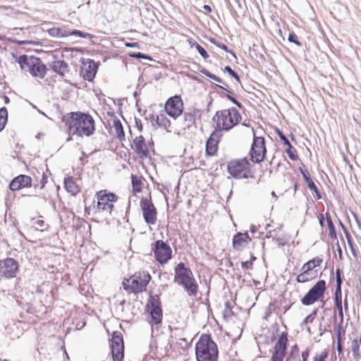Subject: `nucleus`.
Listing matches in <instances>:
<instances>
[{
	"label": "nucleus",
	"instance_id": "obj_1",
	"mask_svg": "<svg viewBox=\"0 0 361 361\" xmlns=\"http://www.w3.org/2000/svg\"><path fill=\"white\" fill-rule=\"evenodd\" d=\"M68 133L78 136H90L94 132V121L87 114L80 111L72 112L67 119Z\"/></svg>",
	"mask_w": 361,
	"mask_h": 361
},
{
	"label": "nucleus",
	"instance_id": "obj_2",
	"mask_svg": "<svg viewBox=\"0 0 361 361\" xmlns=\"http://www.w3.org/2000/svg\"><path fill=\"white\" fill-rule=\"evenodd\" d=\"M197 361H217L219 350L211 336L203 334L195 345Z\"/></svg>",
	"mask_w": 361,
	"mask_h": 361
},
{
	"label": "nucleus",
	"instance_id": "obj_3",
	"mask_svg": "<svg viewBox=\"0 0 361 361\" xmlns=\"http://www.w3.org/2000/svg\"><path fill=\"white\" fill-rule=\"evenodd\" d=\"M174 282L182 286L190 296H196L198 285L192 271L180 262L175 268Z\"/></svg>",
	"mask_w": 361,
	"mask_h": 361
},
{
	"label": "nucleus",
	"instance_id": "obj_4",
	"mask_svg": "<svg viewBox=\"0 0 361 361\" xmlns=\"http://www.w3.org/2000/svg\"><path fill=\"white\" fill-rule=\"evenodd\" d=\"M240 112L235 107L216 112L213 121L216 123V129L228 131L241 120Z\"/></svg>",
	"mask_w": 361,
	"mask_h": 361
},
{
	"label": "nucleus",
	"instance_id": "obj_5",
	"mask_svg": "<svg viewBox=\"0 0 361 361\" xmlns=\"http://www.w3.org/2000/svg\"><path fill=\"white\" fill-rule=\"evenodd\" d=\"M18 63L22 70L29 72L32 76L43 78L47 72V67L37 57L23 55L19 57Z\"/></svg>",
	"mask_w": 361,
	"mask_h": 361
},
{
	"label": "nucleus",
	"instance_id": "obj_6",
	"mask_svg": "<svg viewBox=\"0 0 361 361\" xmlns=\"http://www.w3.org/2000/svg\"><path fill=\"white\" fill-rule=\"evenodd\" d=\"M151 279L148 273L145 271L138 272L132 276L130 279H126L123 282L126 290H129L134 293L142 291Z\"/></svg>",
	"mask_w": 361,
	"mask_h": 361
},
{
	"label": "nucleus",
	"instance_id": "obj_7",
	"mask_svg": "<svg viewBox=\"0 0 361 361\" xmlns=\"http://www.w3.org/2000/svg\"><path fill=\"white\" fill-rule=\"evenodd\" d=\"M228 171L235 178H247L250 173V163L246 158L232 160L228 164Z\"/></svg>",
	"mask_w": 361,
	"mask_h": 361
},
{
	"label": "nucleus",
	"instance_id": "obj_8",
	"mask_svg": "<svg viewBox=\"0 0 361 361\" xmlns=\"http://www.w3.org/2000/svg\"><path fill=\"white\" fill-rule=\"evenodd\" d=\"M267 150L264 137L254 134L253 141L250 151V159L254 163L262 162L265 157Z\"/></svg>",
	"mask_w": 361,
	"mask_h": 361
},
{
	"label": "nucleus",
	"instance_id": "obj_9",
	"mask_svg": "<svg viewBox=\"0 0 361 361\" xmlns=\"http://www.w3.org/2000/svg\"><path fill=\"white\" fill-rule=\"evenodd\" d=\"M97 209L106 214H111L114 208L113 203L117 201L118 197L114 193H106L105 190H101L97 193Z\"/></svg>",
	"mask_w": 361,
	"mask_h": 361
},
{
	"label": "nucleus",
	"instance_id": "obj_10",
	"mask_svg": "<svg viewBox=\"0 0 361 361\" xmlns=\"http://www.w3.org/2000/svg\"><path fill=\"white\" fill-rule=\"evenodd\" d=\"M326 290V282L324 280H320L307 292V293L301 300L304 305H310L323 297Z\"/></svg>",
	"mask_w": 361,
	"mask_h": 361
},
{
	"label": "nucleus",
	"instance_id": "obj_11",
	"mask_svg": "<svg viewBox=\"0 0 361 361\" xmlns=\"http://www.w3.org/2000/svg\"><path fill=\"white\" fill-rule=\"evenodd\" d=\"M140 207L145 221L149 225L155 224L157 219V212L151 200L147 197L142 198Z\"/></svg>",
	"mask_w": 361,
	"mask_h": 361
},
{
	"label": "nucleus",
	"instance_id": "obj_12",
	"mask_svg": "<svg viewBox=\"0 0 361 361\" xmlns=\"http://www.w3.org/2000/svg\"><path fill=\"white\" fill-rule=\"evenodd\" d=\"M288 345V334L283 332L275 343L271 361H283L286 355Z\"/></svg>",
	"mask_w": 361,
	"mask_h": 361
},
{
	"label": "nucleus",
	"instance_id": "obj_13",
	"mask_svg": "<svg viewBox=\"0 0 361 361\" xmlns=\"http://www.w3.org/2000/svg\"><path fill=\"white\" fill-rule=\"evenodd\" d=\"M164 109L169 116L176 119L183 111V102L181 97L177 95L170 97L166 101Z\"/></svg>",
	"mask_w": 361,
	"mask_h": 361
},
{
	"label": "nucleus",
	"instance_id": "obj_14",
	"mask_svg": "<svg viewBox=\"0 0 361 361\" xmlns=\"http://www.w3.org/2000/svg\"><path fill=\"white\" fill-rule=\"evenodd\" d=\"M19 269L18 262L13 258L7 257L0 260V277L11 279L16 276Z\"/></svg>",
	"mask_w": 361,
	"mask_h": 361
},
{
	"label": "nucleus",
	"instance_id": "obj_15",
	"mask_svg": "<svg viewBox=\"0 0 361 361\" xmlns=\"http://www.w3.org/2000/svg\"><path fill=\"white\" fill-rule=\"evenodd\" d=\"M147 310L149 315L147 318L149 323L153 326L154 324H159L162 320V312L159 305L158 298L151 297L147 305Z\"/></svg>",
	"mask_w": 361,
	"mask_h": 361
},
{
	"label": "nucleus",
	"instance_id": "obj_16",
	"mask_svg": "<svg viewBox=\"0 0 361 361\" xmlns=\"http://www.w3.org/2000/svg\"><path fill=\"white\" fill-rule=\"evenodd\" d=\"M111 355L114 361H122L123 358V341L119 332H114L111 341Z\"/></svg>",
	"mask_w": 361,
	"mask_h": 361
},
{
	"label": "nucleus",
	"instance_id": "obj_17",
	"mask_svg": "<svg viewBox=\"0 0 361 361\" xmlns=\"http://www.w3.org/2000/svg\"><path fill=\"white\" fill-rule=\"evenodd\" d=\"M154 257L161 264L166 263L171 258L170 246L162 240H157L153 247Z\"/></svg>",
	"mask_w": 361,
	"mask_h": 361
},
{
	"label": "nucleus",
	"instance_id": "obj_18",
	"mask_svg": "<svg viewBox=\"0 0 361 361\" xmlns=\"http://www.w3.org/2000/svg\"><path fill=\"white\" fill-rule=\"evenodd\" d=\"M132 149L141 158L147 157L149 156V152L147 145L142 135L137 136L134 139Z\"/></svg>",
	"mask_w": 361,
	"mask_h": 361
},
{
	"label": "nucleus",
	"instance_id": "obj_19",
	"mask_svg": "<svg viewBox=\"0 0 361 361\" xmlns=\"http://www.w3.org/2000/svg\"><path fill=\"white\" fill-rule=\"evenodd\" d=\"M82 63L83 67L82 68L81 73L84 79L88 81L92 80L97 71V64L90 59L83 61Z\"/></svg>",
	"mask_w": 361,
	"mask_h": 361
},
{
	"label": "nucleus",
	"instance_id": "obj_20",
	"mask_svg": "<svg viewBox=\"0 0 361 361\" xmlns=\"http://www.w3.org/2000/svg\"><path fill=\"white\" fill-rule=\"evenodd\" d=\"M202 116L201 111L193 108L186 111L183 114V128L184 130L190 128L195 123V120L200 118Z\"/></svg>",
	"mask_w": 361,
	"mask_h": 361
},
{
	"label": "nucleus",
	"instance_id": "obj_21",
	"mask_svg": "<svg viewBox=\"0 0 361 361\" xmlns=\"http://www.w3.org/2000/svg\"><path fill=\"white\" fill-rule=\"evenodd\" d=\"M31 185V178L25 175H20L15 178L9 184L10 190L15 191Z\"/></svg>",
	"mask_w": 361,
	"mask_h": 361
},
{
	"label": "nucleus",
	"instance_id": "obj_22",
	"mask_svg": "<svg viewBox=\"0 0 361 361\" xmlns=\"http://www.w3.org/2000/svg\"><path fill=\"white\" fill-rule=\"evenodd\" d=\"M251 238L247 233H238L233 236V247L236 250H240L247 245Z\"/></svg>",
	"mask_w": 361,
	"mask_h": 361
},
{
	"label": "nucleus",
	"instance_id": "obj_23",
	"mask_svg": "<svg viewBox=\"0 0 361 361\" xmlns=\"http://www.w3.org/2000/svg\"><path fill=\"white\" fill-rule=\"evenodd\" d=\"M219 137L215 133H212L206 143V152L207 154L214 155L218 149Z\"/></svg>",
	"mask_w": 361,
	"mask_h": 361
},
{
	"label": "nucleus",
	"instance_id": "obj_24",
	"mask_svg": "<svg viewBox=\"0 0 361 361\" xmlns=\"http://www.w3.org/2000/svg\"><path fill=\"white\" fill-rule=\"evenodd\" d=\"M50 67L54 72L60 75H65L69 71L67 63L64 61L61 60L51 62Z\"/></svg>",
	"mask_w": 361,
	"mask_h": 361
},
{
	"label": "nucleus",
	"instance_id": "obj_25",
	"mask_svg": "<svg viewBox=\"0 0 361 361\" xmlns=\"http://www.w3.org/2000/svg\"><path fill=\"white\" fill-rule=\"evenodd\" d=\"M341 277L340 275V270H336V288L335 293V300H336V308H342V301H341Z\"/></svg>",
	"mask_w": 361,
	"mask_h": 361
},
{
	"label": "nucleus",
	"instance_id": "obj_26",
	"mask_svg": "<svg viewBox=\"0 0 361 361\" xmlns=\"http://www.w3.org/2000/svg\"><path fill=\"white\" fill-rule=\"evenodd\" d=\"M64 186L66 191L72 195L78 194L80 191L79 186L76 184L72 177L66 178L64 179Z\"/></svg>",
	"mask_w": 361,
	"mask_h": 361
},
{
	"label": "nucleus",
	"instance_id": "obj_27",
	"mask_svg": "<svg viewBox=\"0 0 361 361\" xmlns=\"http://www.w3.org/2000/svg\"><path fill=\"white\" fill-rule=\"evenodd\" d=\"M113 129L114 134L121 142L125 140V133L123 128L119 119H114Z\"/></svg>",
	"mask_w": 361,
	"mask_h": 361
},
{
	"label": "nucleus",
	"instance_id": "obj_28",
	"mask_svg": "<svg viewBox=\"0 0 361 361\" xmlns=\"http://www.w3.org/2000/svg\"><path fill=\"white\" fill-rule=\"evenodd\" d=\"M322 262V259L317 257L303 264L301 270L311 272L315 267H319Z\"/></svg>",
	"mask_w": 361,
	"mask_h": 361
},
{
	"label": "nucleus",
	"instance_id": "obj_29",
	"mask_svg": "<svg viewBox=\"0 0 361 361\" xmlns=\"http://www.w3.org/2000/svg\"><path fill=\"white\" fill-rule=\"evenodd\" d=\"M302 176H303L305 180L307 183L309 188L310 190H313L316 193L317 199V200L321 199L322 196L319 192V190H318L317 187L316 186V185L314 184V183L311 179V178L305 172H302Z\"/></svg>",
	"mask_w": 361,
	"mask_h": 361
},
{
	"label": "nucleus",
	"instance_id": "obj_30",
	"mask_svg": "<svg viewBox=\"0 0 361 361\" xmlns=\"http://www.w3.org/2000/svg\"><path fill=\"white\" fill-rule=\"evenodd\" d=\"M156 123L157 125L166 130L171 126V122L164 114H160L157 116Z\"/></svg>",
	"mask_w": 361,
	"mask_h": 361
},
{
	"label": "nucleus",
	"instance_id": "obj_31",
	"mask_svg": "<svg viewBox=\"0 0 361 361\" xmlns=\"http://www.w3.org/2000/svg\"><path fill=\"white\" fill-rule=\"evenodd\" d=\"M49 35L52 37H63L69 35V32L59 27H53L47 30Z\"/></svg>",
	"mask_w": 361,
	"mask_h": 361
},
{
	"label": "nucleus",
	"instance_id": "obj_32",
	"mask_svg": "<svg viewBox=\"0 0 361 361\" xmlns=\"http://www.w3.org/2000/svg\"><path fill=\"white\" fill-rule=\"evenodd\" d=\"M314 276L312 272L305 270H301V273L297 276V281L298 283H305L312 279Z\"/></svg>",
	"mask_w": 361,
	"mask_h": 361
},
{
	"label": "nucleus",
	"instance_id": "obj_33",
	"mask_svg": "<svg viewBox=\"0 0 361 361\" xmlns=\"http://www.w3.org/2000/svg\"><path fill=\"white\" fill-rule=\"evenodd\" d=\"M326 221H327V224H328V228L329 230V236L332 239H336V232L334 225L333 224L331 215L328 212L326 213Z\"/></svg>",
	"mask_w": 361,
	"mask_h": 361
},
{
	"label": "nucleus",
	"instance_id": "obj_34",
	"mask_svg": "<svg viewBox=\"0 0 361 361\" xmlns=\"http://www.w3.org/2000/svg\"><path fill=\"white\" fill-rule=\"evenodd\" d=\"M8 112L5 107L0 109V132L4 128L7 122Z\"/></svg>",
	"mask_w": 361,
	"mask_h": 361
},
{
	"label": "nucleus",
	"instance_id": "obj_35",
	"mask_svg": "<svg viewBox=\"0 0 361 361\" xmlns=\"http://www.w3.org/2000/svg\"><path fill=\"white\" fill-rule=\"evenodd\" d=\"M131 182L133 185V189L134 192H139L141 191V180L136 176H131Z\"/></svg>",
	"mask_w": 361,
	"mask_h": 361
},
{
	"label": "nucleus",
	"instance_id": "obj_36",
	"mask_svg": "<svg viewBox=\"0 0 361 361\" xmlns=\"http://www.w3.org/2000/svg\"><path fill=\"white\" fill-rule=\"evenodd\" d=\"M352 352L355 359L359 360L361 357L360 346L357 340H353L352 343Z\"/></svg>",
	"mask_w": 361,
	"mask_h": 361
},
{
	"label": "nucleus",
	"instance_id": "obj_37",
	"mask_svg": "<svg viewBox=\"0 0 361 361\" xmlns=\"http://www.w3.org/2000/svg\"><path fill=\"white\" fill-rule=\"evenodd\" d=\"M195 47L197 49L199 54L204 59H207L209 58V54H207V51L197 42H194Z\"/></svg>",
	"mask_w": 361,
	"mask_h": 361
},
{
	"label": "nucleus",
	"instance_id": "obj_38",
	"mask_svg": "<svg viewBox=\"0 0 361 361\" xmlns=\"http://www.w3.org/2000/svg\"><path fill=\"white\" fill-rule=\"evenodd\" d=\"M286 152L287 153L290 159L296 160L298 159V156L294 153V149L290 144L287 145Z\"/></svg>",
	"mask_w": 361,
	"mask_h": 361
},
{
	"label": "nucleus",
	"instance_id": "obj_39",
	"mask_svg": "<svg viewBox=\"0 0 361 361\" xmlns=\"http://www.w3.org/2000/svg\"><path fill=\"white\" fill-rule=\"evenodd\" d=\"M35 228L37 230L44 231L47 228V225L44 224V221L42 219H37L34 222Z\"/></svg>",
	"mask_w": 361,
	"mask_h": 361
},
{
	"label": "nucleus",
	"instance_id": "obj_40",
	"mask_svg": "<svg viewBox=\"0 0 361 361\" xmlns=\"http://www.w3.org/2000/svg\"><path fill=\"white\" fill-rule=\"evenodd\" d=\"M69 35H75L83 38L90 37V35L87 32H83L80 30H74L71 32H69Z\"/></svg>",
	"mask_w": 361,
	"mask_h": 361
},
{
	"label": "nucleus",
	"instance_id": "obj_41",
	"mask_svg": "<svg viewBox=\"0 0 361 361\" xmlns=\"http://www.w3.org/2000/svg\"><path fill=\"white\" fill-rule=\"evenodd\" d=\"M202 73L206 75L207 77L216 81V82H221L222 80L221 78H219V77L216 76L215 75L211 73L209 71H208L207 70H203L202 71Z\"/></svg>",
	"mask_w": 361,
	"mask_h": 361
},
{
	"label": "nucleus",
	"instance_id": "obj_42",
	"mask_svg": "<svg viewBox=\"0 0 361 361\" xmlns=\"http://www.w3.org/2000/svg\"><path fill=\"white\" fill-rule=\"evenodd\" d=\"M224 71L227 72L228 74H230L233 78H234L237 81H240L239 76L238 74L228 66H226L224 68Z\"/></svg>",
	"mask_w": 361,
	"mask_h": 361
},
{
	"label": "nucleus",
	"instance_id": "obj_43",
	"mask_svg": "<svg viewBox=\"0 0 361 361\" xmlns=\"http://www.w3.org/2000/svg\"><path fill=\"white\" fill-rule=\"evenodd\" d=\"M317 314V310H314L312 313L309 314L302 322V325L306 324L307 323H312L314 319L315 315Z\"/></svg>",
	"mask_w": 361,
	"mask_h": 361
},
{
	"label": "nucleus",
	"instance_id": "obj_44",
	"mask_svg": "<svg viewBox=\"0 0 361 361\" xmlns=\"http://www.w3.org/2000/svg\"><path fill=\"white\" fill-rule=\"evenodd\" d=\"M288 41L290 42H293L298 46L301 45V43L297 39V36L294 33L289 34Z\"/></svg>",
	"mask_w": 361,
	"mask_h": 361
},
{
	"label": "nucleus",
	"instance_id": "obj_45",
	"mask_svg": "<svg viewBox=\"0 0 361 361\" xmlns=\"http://www.w3.org/2000/svg\"><path fill=\"white\" fill-rule=\"evenodd\" d=\"M327 353L326 352L322 353L320 355H317L314 357V361H326Z\"/></svg>",
	"mask_w": 361,
	"mask_h": 361
},
{
	"label": "nucleus",
	"instance_id": "obj_46",
	"mask_svg": "<svg viewBox=\"0 0 361 361\" xmlns=\"http://www.w3.org/2000/svg\"><path fill=\"white\" fill-rule=\"evenodd\" d=\"M279 136L281 141H283L284 145L287 146L288 145L290 144L286 135L280 131H279Z\"/></svg>",
	"mask_w": 361,
	"mask_h": 361
},
{
	"label": "nucleus",
	"instance_id": "obj_47",
	"mask_svg": "<svg viewBox=\"0 0 361 361\" xmlns=\"http://www.w3.org/2000/svg\"><path fill=\"white\" fill-rule=\"evenodd\" d=\"M241 267L244 269H250L252 267V262L246 261L241 263Z\"/></svg>",
	"mask_w": 361,
	"mask_h": 361
},
{
	"label": "nucleus",
	"instance_id": "obj_48",
	"mask_svg": "<svg viewBox=\"0 0 361 361\" xmlns=\"http://www.w3.org/2000/svg\"><path fill=\"white\" fill-rule=\"evenodd\" d=\"M130 56L131 57L137 58V59H149V57H148L147 56H146L140 52L131 54H130Z\"/></svg>",
	"mask_w": 361,
	"mask_h": 361
},
{
	"label": "nucleus",
	"instance_id": "obj_49",
	"mask_svg": "<svg viewBox=\"0 0 361 361\" xmlns=\"http://www.w3.org/2000/svg\"><path fill=\"white\" fill-rule=\"evenodd\" d=\"M336 337H337V342H341V326L338 325L336 327Z\"/></svg>",
	"mask_w": 361,
	"mask_h": 361
},
{
	"label": "nucleus",
	"instance_id": "obj_50",
	"mask_svg": "<svg viewBox=\"0 0 361 361\" xmlns=\"http://www.w3.org/2000/svg\"><path fill=\"white\" fill-rule=\"evenodd\" d=\"M338 310V317L340 319V323L338 325H341L342 324L343 322V307L342 308H337Z\"/></svg>",
	"mask_w": 361,
	"mask_h": 361
},
{
	"label": "nucleus",
	"instance_id": "obj_51",
	"mask_svg": "<svg viewBox=\"0 0 361 361\" xmlns=\"http://www.w3.org/2000/svg\"><path fill=\"white\" fill-rule=\"evenodd\" d=\"M228 99H229L231 101H232L235 104H236L238 107H241V104L238 102L234 97L227 95Z\"/></svg>",
	"mask_w": 361,
	"mask_h": 361
},
{
	"label": "nucleus",
	"instance_id": "obj_52",
	"mask_svg": "<svg viewBox=\"0 0 361 361\" xmlns=\"http://www.w3.org/2000/svg\"><path fill=\"white\" fill-rule=\"evenodd\" d=\"M301 356H302L303 361H307V359L309 356V351L305 350V351L302 352Z\"/></svg>",
	"mask_w": 361,
	"mask_h": 361
},
{
	"label": "nucleus",
	"instance_id": "obj_53",
	"mask_svg": "<svg viewBox=\"0 0 361 361\" xmlns=\"http://www.w3.org/2000/svg\"><path fill=\"white\" fill-rule=\"evenodd\" d=\"M126 46L129 47H139V45L137 44V42L126 43Z\"/></svg>",
	"mask_w": 361,
	"mask_h": 361
},
{
	"label": "nucleus",
	"instance_id": "obj_54",
	"mask_svg": "<svg viewBox=\"0 0 361 361\" xmlns=\"http://www.w3.org/2000/svg\"><path fill=\"white\" fill-rule=\"evenodd\" d=\"M337 350L338 352V355H340L342 353L341 342H337Z\"/></svg>",
	"mask_w": 361,
	"mask_h": 361
},
{
	"label": "nucleus",
	"instance_id": "obj_55",
	"mask_svg": "<svg viewBox=\"0 0 361 361\" xmlns=\"http://www.w3.org/2000/svg\"><path fill=\"white\" fill-rule=\"evenodd\" d=\"M220 48H221L222 49L225 50L226 51H228V47L226 44H219L218 45Z\"/></svg>",
	"mask_w": 361,
	"mask_h": 361
},
{
	"label": "nucleus",
	"instance_id": "obj_56",
	"mask_svg": "<svg viewBox=\"0 0 361 361\" xmlns=\"http://www.w3.org/2000/svg\"><path fill=\"white\" fill-rule=\"evenodd\" d=\"M319 224H320L322 226H324V215H323V214H321V215H320Z\"/></svg>",
	"mask_w": 361,
	"mask_h": 361
},
{
	"label": "nucleus",
	"instance_id": "obj_57",
	"mask_svg": "<svg viewBox=\"0 0 361 361\" xmlns=\"http://www.w3.org/2000/svg\"><path fill=\"white\" fill-rule=\"evenodd\" d=\"M203 8L207 12H211L212 11L211 7L209 6H208V5H204Z\"/></svg>",
	"mask_w": 361,
	"mask_h": 361
},
{
	"label": "nucleus",
	"instance_id": "obj_58",
	"mask_svg": "<svg viewBox=\"0 0 361 361\" xmlns=\"http://www.w3.org/2000/svg\"><path fill=\"white\" fill-rule=\"evenodd\" d=\"M348 245H349V247H350V250H351V251H352L353 254L354 255H355V249H354V247H353V242L351 243V244H348Z\"/></svg>",
	"mask_w": 361,
	"mask_h": 361
},
{
	"label": "nucleus",
	"instance_id": "obj_59",
	"mask_svg": "<svg viewBox=\"0 0 361 361\" xmlns=\"http://www.w3.org/2000/svg\"><path fill=\"white\" fill-rule=\"evenodd\" d=\"M346 238H347L348 243V244H351V243H352V240H351V238H350V237L349 234H348V233H346Z\"/></svg>",
	"mask_w": 361,
	"mask_h": 361
},
{
	"label": "nucleus",
	"instance_id": "obj_60",
	"mask_svg": "<svg viewBox=\"0 0 361 361\" xmlns=\"http://www.w3.org/2000/svg\"><path fill=\"white\" fill-rule=\"evenodd\" d=\"M346 238H347L348 243V244H351V243H352V240H351V238H350V237L349 234H348V233H346Z\"/></svg>",
	"mask_w": 361,
	"mask_h": 361
},
{
	"label": "nucleus",
	"instance_id": "obj_61",
	"mask_svg": "<svg viewBox=\"0 0 361 361\" xmlns=\"http://www.w3.org/2000/svg\"><path fill=\"white\" fill-rule=\"evenodd\" d=\"M4 100L6 104H8L9 102V99L6 96L4 97Z\"/></svg>",
	"mask_w": 361,
	"mask_h": 361
},
{
	"label": "nucleus",
	"instance_id": "obj_62",
	"mask_svg": "<svg viewBox=\"0 0 361 361\" xmlns=\"http://www.w3.org/2000/svg\"><path fill=\"white\" fill-rule=\"evenodd\" d=\"M255 259H256V257L253 255H251V260L250 262H253Z\"/></svg>",
	"mask_w": 361,
	"mask_h": 361
},
{
	"label": "nucleus",
	"instance_id": "obj_63",
	"mask_svg": "<svg viewBox=\"0 0 361 361\" xmlns=\"http://www.w3.org/2000/svg\"><path fill=\"white\" fill-rule=\"evenodd\" d=\"M357 223L359 228L361 230V223L358 221H357Z\"/></svg>",
	"mask_w": 361,
	"mask_h": 361
},
{
	"label": "nucleus",
	"instance_id": "obj_64",
	"mask_svg": "<svg viewBox=\"0 0 361 361\" xmlns=\"http://www.w3.org/2000/svg\"><path fill=\"white\" fill-rule=\"evenodd\" d=\"M271 195H272L273 197H274L275 198H276V197H276V195L275 192H274V191H272V192H271Z\"/></svg>",
	"mask_w": 361,
	"mask_h": 361
}]
</instances>
